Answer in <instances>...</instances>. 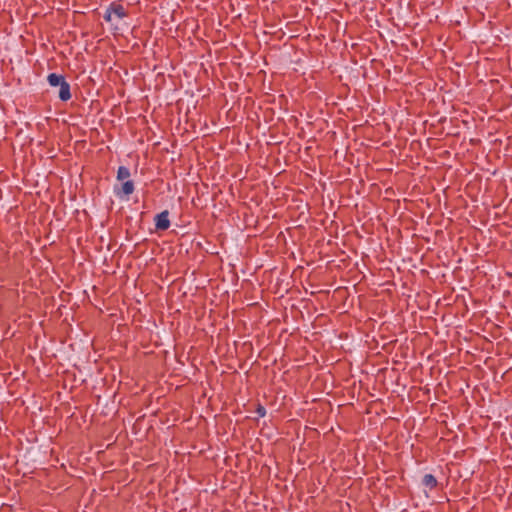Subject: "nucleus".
<instances>
[{
	"label": "nucleus",
	"instance_id": "1",
	"mask_svg": "<svg viewBox=\"0 0 512 512\" xmlns=\"http://www.w3.org/2000/svg\"><path fill=\"white\" fill-rule=\"evenodd\" d=\"M154 223H155V229L157 231H166L167 229H169V227L171 225L170 220H169V211L164 210V211L158 213L154 217Z\"/></svg>",
	"mask_w": 512,
	"mask_h": 512
},
{
	"label": "nucleus",
	"instance_id": "2",
	"mask_svg": "<svg viewBox=\"0 0 512 512\" xmlns=\"http://www.w3.org/2000/svg\"><path fill=\"white\" fill-rule=\"evenodd\" d=\"M114 192L117 196H129L134 192V183L131 180L125 181L120 188L115 187Z\"/></svg>",
	"mask_w": 512,
	"mask_h": 512
},
{
	"label": "nucleus",
	"instance_id": "3",
	"mask_svg": "<svg viewBox=\"0 0 512 512\" xmlns=\"http://www.w3.org/2000/svg\"><path fill=\"white\" fill-rule=\"evenodd\" d=\"M109 8L110 12H112V14L119 19H123L127 16L125 8L119 3L113 2L109 5Z\"/></svg>",
	"mask_w": 512,
	"mask_h": 512
},
{
	"label": "nucleus",
	"instance_id": "4",
	"mask_svg": "<svg viewBox=\"0 0 512 512\" xmlns=\"http://www.w3.org/2000/svg\"><path fill=\"white\" fill-rule=\"evenodd\" d=\"M60 89H59V98L61 101H68L71 99V91H70V84L65 81L64 83H62L60 86Z\"/></svg>",
	"mask_w": 512,
	"mask_h": 512
},
{
	"label": "nucleus",
	"instance_id": "5",
	"mask_svg": "<svg viewBox=\"0 0 512 512\" xmlns=\"http://www.w3.org/2000/svg\"><path fill=\"white\" fill-rule=\"evenodd\" d=\"M48 83L53 86L57 87L60 86L62 83L66 81L65 77L61 74L56 73H50L47 77Z\"/></svg>",
	"mask_w": 512,
	"mask_h": 512
},
{
	"label": "nucleus",
	"instance_id": "6",
	"mask_svg": "<svg viewBox=\"0 0 512 512\" xmlns=\"http://www.w3.org/2000/svg\"><path fill=\"white\" fill-rule=\"evenodd\" d=\"M422 484L430 490H433L437 487L438 482L432 474H425L422 478Z\"/></svg>",
	"mask_w": 512,
	"mask_h": 512
},
{
	"label": "nucleus",
	"instance_id": "7",
	"mask_svg": "<svg viewBox=\"0 0 512 512\" xmlns=\"http://www.w3.org/2000/svg\"><path fill=\"white\" fill-rule=\"evenodd\" d=\"M130 177V170L126 166H120L117 171V179L122 181Z\"/></svg>",
	"mask_w": 512,
	"mask_h": 512
},
{
	"label": "nucleus",
	"instance_id": "8",
	"mask_svg": "<svg viewBox=\"0 0 512 512\" xmlns=\"http://www.w3.org/2000/svg\"><path fill=\"white\" fill-rule=\"evenodd\" d=\"M256 413L258 417H264L266 415L265 407L259 404L256 408Z\"/></svg>",
	"mask_w": 512,
	"mask_h": 512
},
{
	"label": "nucleus",
	"instance_id": "9",
	"mask_svg": "<svg viewBox=\"0 0 512 512\" xmlns=\"http://www.w3.org/2000/svg\"><path fill=\"white\" fill-rule=\"evenodd\" d=\"M112 12H110V8L108 7L103 15L105 21L110 22L112 20Z\"/></svg>",
	"mask_w": 512,
	"mask_h": 512
}]
</instances>
